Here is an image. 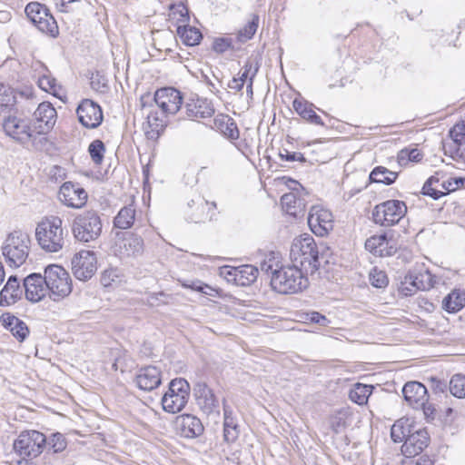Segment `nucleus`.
<instances>
[{"label": "nucleus", "instance_id": "f257e3e1", "mask_svg": "<svg viewBox=\"0 0 465 465\" xmlns=\"http://www.w3.org/2000/svg\"><path fill=\"white\" fill-rule=\"evenodd\" d=\"M292 263L305 273H313L319 267V251L314 239L304 234L296 237L291 246Z\"/></svg>", "mask_w": 465, "mask_h": 465}, {"label": "nucleus", "instance_id": "f03ea898", "mask_svg": "<svg viewBox=\"0 0 465 465\" xmlns=\"http://www.w3.org/2000/svg\"><path fill=\"white\" fill-rule=\"evenodd\" d=\"M63 221L58 216H49L38 223L35 238L39 246L48 252H57L64 244Z\"/></svg>", "mask_w": 465, "mask_h": 465}, {"label": "nucleus", "instance_id": "7ed1b4c3", "mask_svg": "<svg viewBox=\"0 0 465 465\" xmlns=\"http://www.w3.org/2000/svg\"><path fill=\"white\" fill-rule=\"evenodd\" d=\"M30 237L22 232L15 231L8 234L2 246V254L9 267L23 265L29 255Z\"/></svg>", "mask_w": 465, "mask_h": 465}, {"label": "nucleus", "instance_id": "20e7f679", "mask_svg": "<svg viewBox=\"0 0 465 465\" xmlns=\"http://www.w3.org/2000/svg\"><path fill=\"white\" fill-rule=\"evenodd\" d=\"M295 265L282 266L271 277V285L280 293H296L308 286V279Z\"/></svg>", "mask_w": 465, "mask_h": 465}, {"label": "nucleus", "instance_id": "39448f33", "mask_svg": "<svg viewBox=\"0 0 465 465\" xmlns=\"http://www.w3.org/2000/svg\"><path fill=\"white\" fill-rule=\"evenodd\" d=\"M103 231V222L96 211L88 210L77 214L72 223L74 237L82 242L97 240Z\"/></svg>", "mask_w": 465, "mask_h": 465}, {"label": "nucleus", "instance_id": "423d86ee", "mask_svg": "<svg viewBox=\"0 0 465 465\" xmlns=\"http://www.w3.org/2000/svg\"><path fill=\"white\" fill-rule=\"evenodd\" d=\"M49 297L58 302L67 297L72 292V280L69 273L60 265L51 264L45 270Z\"/></svg>", "mask_w": 465, "mask_h": 465}, {"label": "nucleus", "instance_id": "0eeeda50", "mask_svg": "<svg viewBox=\"0 0 465 465\" xmlns=\"http://www.w3.org/2000/svg\"><path fill=\"white\" fill-rule=\"evenodd\" d=\"M151 101H153L164 114H175L181 108L183 97L181 93L173 87L161 88L155 92L153 99L150 94L141 97L143 113L147 111L146 104Z\"/></svg>", "mask_w": 465, "mask_h": 465}, {"label": "nucleus", "instance_id": "6e6552de", "mask_svg": "<svg viewBox=\"0 0 465 465\" xmlns=\"http://www.w3.org/2000/svg\"><path fill=\"white\" fill-rule=\"evenodd\" d=\"M46 444L45 436L37 430L22 431L14 440L13 449L23 459L40 455Z\"/></svg>", "mask_w": 465, "mask_h": 465}, {"label": "nucleus", "instance_id": "1a4fd4ad", "mask_svg": "<svg viewBox=\"0 0 465 465\" xmlns=\"http://www.w3.org/2000/svg\"><path fill=\"white\" fill-rule=\"evenodd\" d=\"M189 383L183 379H174L162 398L163 409L170 413L181 411L189 398Z\"/></svg>", "mask_w": 465, "mask_h": 465}, {"label": "nucleus", "instance_id": "9d476101", "mask_svg": "<svg viewBox=\"0 0 465 465\" xmlns=\"http://www.w3.org/2000/svg\"><path fill=\"white\" fill-rule=\"evenodd\" d=\"M25 12L39 31L52 36L58 35L57 23L46 5L39 2H31L25 6Z\"/></svg>", "mask_w": 465, "mask_h": 465}, {"label": "nucleus", "instance_id": "9b49d317", "mask_svg": "<svg viewBox=\"0 0 465 465\" xmlns=\"http://www.w3.org/2000/svg\"><path fill=\"white\" fill-rule=\"evenodd\" d=\"M462 186V178H450L446 180L444 173L437 172L425 182L422 187V193L434 200H438L441 196L454 192Z\"/></svg>", "mask_w": 465, "mask_h": 465}, {"label": "nucleus", "instance_id": "f8f14e48", "mask_svg": "<svg viewBox=\"0 0 465 465\" xmlns=\"http://www.w3.org/2000/svg\"><path fill=\"white\" fill-rule=\"evenodd\" d=\"M407 207L399 200H389L375 206L372 217L381 226H392L405 215Z\"/></svg>", "mask_w": 465, "mask_h": 465}, {"label": "nucleus", "instance_id": "ddd939ff", "mask_svg": "<svg viewBox=\"0 0 465 465\" xmlns=\"http://www.w3.org/2000/svg\"><path fill=\"white\" fill-rule=\"evenodd\" d=\"M3 128L6 135L14 140L25 143L36 134L34 125H32L28 119L18 116L9 115L4 119Z\"/></svg>", "mask_w": 465, "mask_h": 465}, {"label": "nucleus", "instance_id": "4468645a", "mask_svg": "<svg viewBox=\"0 0 465 465\" xmlns=\"http://www.w3.org/2000/svg\"><path fill=\"white\" fill-rule=\"evenodd\" d=\"M436 283L435 276L428 270L420 272H409L400 288L401 292L405 296L412 295L416 291H427L434 287Z\"/></svg>", "mask_w": 465, "mask_h": 465}, {"label": "nucleus", "instance_id": "2eb2a0df", "mask_svg": "<svg viewBox=\"0 0 465 465\" xmlns=\"http://www.w3.org/2000/svg\"><path fill=\"white\" fill-rule=\"evenodd\" d=\"M97 270V259L93 251L82 250L72 259V271L80 281L91 279Z\"/></svg>", "mask_w": 465, "mask_h": 465}, {"label": "nucleus", "instance_id": "dca6fc26", "mask_svg": "<svg viewBox=\"0 0 465 465\" xmlns=\"http://www.w3.org/2000/svg\"><path fill=\"white\" fill-rule=\"evenodd\" d=\"M87 193L78 183L73 182L64 183L58 192V199L67 207L79 209L82 208L87 201Z\"/></svg>", "mask_w": 465, "mask_h": 465}, {"label": "nucleus", "instance_id": "f3484780", "mask_svg": "<svg viewBox=\"0 0 465 465\" xmlns=\"http://www.w3.org/2000/svg\"><path fill=\"white\" fill-rule=\"evenodd\" d=\"M77 117L83 126L94 129L103 121V112L100 105L90 99H84L77 107Z\"/></svg>", "mask_w": 465, "mask_h": 465}, {"label": "nucleus", "instance_id": "a211bd4d", "mask_svg": "<svg viewBox=\"0 0 465 465\" xmlns=\"http://www.w3.org/2000/svg\"><path fill=\"white\" fill-rule=\"evenodd\" d=\"M308 224L318 236H325L333 228L332 213L323 208L312 207L309 213Z\"/></svg>", "mask_w": 465, "mask_h": 465}, {"label": "nucleus", "instance_id": "6ab92c4d", "mask_svg": "<svg viewBox=\"0 0 465 465\" xmlns=\"http://www.w3.org/2000/svg\"><path fill=\"white\" fill-rule=\"evenodd\" d=\"M56 111L50 103H42L34 113V125L37 134L48 133L55 124Z\"/></svg>", "mask_w": 465, "mask_h": 465}, {"label": "nucleus", "instance_id": "aec40b11", "mask_svg": "<svg viewBox=\"0 0 465 465\" xmlns=\"http://www.w3.org/2000/svg\"><path fill=\"white\" fill-rule=\"evenodd\" d=\"M430 443V436L426 430H418L407 435L401 446V452L406 458L420 455Z\"/></svg>", "mask_w": 465, "mask_h": 465}, {"label": "nucleus", "instance_id": "412c9836", "mask_svg": "<svg viewBox=\"0 0 465 465\" xmlns=\"http://www.w3.org/2000/svg\"><path fill=\"white\" fill-rule=\"evenodd\" d=\"M24 288L25 298L32 302H40L47 294L49 295L45 276L40 273H32L25 277Z\"/></svg>", "mask_w": 465, "mask_h": 465}, {"label": "nucleus", "instance_id": "4be33fe9", "mask_svg": "<svg viewBox=\"0 0 465 465\" xmlns=\"http://www.w3.org/2000/svg\"><path fill=\"white\" fill-rule=\"evenodd\" d=\"M365 248L379 257L392 256L398 249L395 240L388 238L386 234L373 235L368 238L365 242Z\"/></svg>", "mask_w": 465, "mask_h": 465}, {"label": "nucleus", "instance_id": "5701e85b", "mask_svg": "<svg viewBox=\"0 0 465 465\" xmlns=\"http://www.w3.org/2000/svg\"><path fill=\"white\" fill-rule=\"evenodd\" d=\"M404 400L413 409L419 410L428 396L426 387L419 381H409L402 389Z\"/></svg>", "mask_w": 465, "mask_h": 465}, {"label": "nucleus", "instance_id": "b1692460", "mask_svg": "<svg viewBox=\"0 0 465 465\" xmlns=\"http://www.w3.org/2000/svg\"><path fill=\"white\" fill-rule=\"evenodd\" d=\"M137 386L143 391H153L161 384V371L155 366L142 368L135 377Z\"/></svg>", "mask_w": 465, "mask_h": 465}, {"label": "nucleus", "instance_id": "393cba45", "mask_svg": "<svg viewBox=\"0 0 465 465\" xmlns=\"http://www.w3.org/2000/svg\"><path fill=\"white\" fill-rule=\"evenodd\" d=\"M176 425L180 434L185 438H195L200 436L203 431V426L195 416L183 414L176 419Z\"/></svg>", "mask_w": 465, "mask_h": 465}, {"label": "nucleus", "instance_id": "a878e982", "mask_svg": "<svg viewBox=\"0 0 465 465\" xmlns=\"http://www.w3.org/2000/svg\"><path fill=\"white\" fill-rule=\"evenodd\" d=\"M186 115L189 118H208L215 110L211 101L204 98L193 99L185 104Z\"/></svg>", "mask_w": 465, "mask_h": 465}, {"label": "nucleus", "instance_id": "bb28decb", "mask_svg": "<svg viewBox=\"0 0 465 465\" xmlns=\"http://www.w3.org/2000/svg\"><path fill=\"white\" fill-rule=\"evenodd\" d=\"M194 395L199 406L207 413L218 407V401L213 391L205 384L199 382L194 387Z\"/></svg>", "mask_w": 465, "mask_h": 465}, {"label": "nucleus", "instance_id": "cd10ccee", "mask_svg": "<svg viewBox=\"0 0 465 465\" xmlns=\"http://www.w3.org/2000/svg\"><path fill=\"white\" fill-rule=\"evenodd\" d=\"M23 289L20 287L16 276H10L0 292V305L9 306L22 298Z\"/></svg>", "mask_w": 465, "mask_h": 465}, {"label": "nucleus", "instance_id": "c85d7f7f", "mask_svg": "<svg viewBox=\"0 0 465 465\" xmlns=\"http://www.w3.org/2000/svg\"><path fill=\"white\" fill-rule=\"evenodd\" d=\"M211 127L230 140H237L239 138L240 133L237 124L229 115L218 114L213 119Z\"/></svg>", "mask_w": 465, "mask_h": 465}, {"label": "nucleus", "instance_id": "c756f323", "mask_svg": "<svg viewBox=\"0 0 465 465\" xmlns=\"http://www.w3.org/2000/svg\"><path fill=\"white\" fill-rule=\"evenodd\" d=\"M1 319L4 326L20 341H23L27 337L29 330L22 320L9 313L3 314Z\"/></svg>", "mask_w": 465, "mask_h": 465}, {"label": "nucleus", "instance_id": "7c9ffc66", "mask_svg": "<svg viewBox=\"0 0 465 465\" xmlns=\"http://www.w3.org/2000/svg\"><path fill=\"white\" fill-rule=\"evenodd\" d=\"M292 106L295 112L306 121L317 125H324L322 118L314 112L312 104L302 99H294Z\"/></svg>", "mask_w": 465, "mask_h": 465}, {"label": "nucleus", "instance_id": "2f4dec72", "mask_svg": "<svg viewBox=\"0 0 465 465\" xmlns=\"http://www.w3.org/2000/svg\"><path fill=\"white\" fill-rule=\"evenodd\" d=\"M239 437L238 425L232 417V411L223 401V438L227 442H233Z\"/></svg>", "mask_w": 465, "mask_h": 465}, {"label": "nucleus", "instance_id": "473e14b6", "mask_svg": "<svg viewBox=\"0 0 465 465\" xmlns=\"http://www.w3.org/2000/svg\"><path fill=\"white\" fill-rule=\"evenodd\" d=\"M135 219V209L133 205L122 208L114 217V224L116 228L125 230L132 227Z\"/></svg>", "mask_w": 465, "mask_h": 465}, {"label": "nucleus", "instance_id": "72a5a7b5", "mask_svg": "<svg viewBox=\"0 0 465 465\" xmlns=\"http://www.w3.org/2000/svg\"><path fill=\"white\" fill-rule=\"evenodd\" d=\"M177 35L182 39L183 43L189 46L199 45L203 38V35L200 30L190 25L178 26Z\"/></svg>", "mask_w": 465, "mask_h": 465}, {"label": "nucleus", "instance_id": "f704fd0d", "mask_svg": "<svg viewBox=\"0 0 465 465\" xmlns=\"http://www.w3.org/2000/svg\"><path fill=\"white\" fill-rule=\"evenodd\" d=\"M281 255L276 252H270L264 255V258L260 262V270L266 274H272L280 271L283 265L281 264Z\"/></svg>", "mask_w": 465, "mask_h": 465}, {"label": "nucleus", "instance_id": "c9c22d12", "mask_svg": "<svg viewBox=\"0 0 465 465\" xmlns=\"http://www.w3.org/2000/svg\"><path fill=\"white\" fill-rule=\"evenodd\" d=\"M373 386L356 383L352 389L350 390L349 398L351 401L364 405L367 403L369 397L372 392Z\"/></svg>", "mask_w": 465, "mask_h": 465}, {"label": "nucleus", "instance_id": "e433bc0d", "mask_svg": "<svg viewBox=\"0 0 465 465\" xmlns=\"http://www.w3.org/2000/svg\"><path fill=\"white\" fill-rule=\"evenodd\" d=\"M465 306V294L452 292L442 301V307L448 312H456Z\"/></svg>", "mask_w": 465, "mask_h": 465}, {"label": "nucleus", "instance_id": "4c0bfd02", "mask_svg": "<svg viewBox=\"0 0 465 465\" xmlns=\"http://www.w3.org/2000/svg\"><path fill=\"white\" fill-rule=\"evenodd\" d=\"M397 176V173L390 171L389 169L383 166H377L370 173V180L372 183L391 184L395 182Z\"/></svg>", "mask_w": 465, "mask_h": 465}, {"label": "nucleus", "instance_id": "58836bf2", "mask_svg": "<svg viewBox=\"0 0 465 465\" xmlns=\"http://www.w3.org/2000/svg\"><path fill=\"white\" fill-rule=\"evenodd\" d=\"M238 272V285L241 286H247L252 283L258 274H259V269L253 265L251 264H244L239 267H236Z\"/></svg>", "mask_w": 465, "mask_h": 465}, {"label": "nucleus", "instance_id": "ea45409f", "mask_svg": "<svg viewBox=\"0 0 465 465\" xmlns=\"http://www.w3.org/2000/svg\"><path fill=\"white\" fill-rule=\"evenodd\" d=\"M188 10L183 5H180L177 7H171L169 14V23L175 26H187L189 22Z\"/></svg>", "mask_w": 465, "mask_h": 465}, {"label": "nucleus", "instance_id": "a19ab883", "mask_svg": "<svg viewBox=\"0 0 465 465\" xmlns=\"http://www.w3.org/2000/svg\"><path fill=\"white\" fill-rule=\"evenodd\" d=\"M260 64L256 58L250 57L238 74V77L245 83L246 81H254L259 71Z\"/></svg>", "mask_w": 465, "mask_h": 465}, {"label": "nucleus", "instance_id": "79ce46f5", "mask_svg": "<svg viewBox=\"0 0 465 465\" xmlns=\"http://www.w3.org/2000/svg\"><path fill=\"white\" fill-rule=\"evenodd\" d=\"M38 85L39 87L48 92L54 96L60 97L62 87L57 84L56 79L51 76L50 74H44L38 78Z\"/></svg>", "mask_w": 465, "mask_h": 465}, {"label": "nucleus", "instance_id": "37998d69", "mask_svg": "<svg viewBox=\"0 0 465 465\" xmlns=\"http://www.w3.org/2000/svg\"><path fill=\"white\" fill-rule=\"evenodd\" d=\"M259 17L253 15L252 20L249 21L236 35L237 41L245 43L252 38L258 28Z\"/></svg>", "mask_w": 465, "mask_h": 465}, {"label": "nucleus", "instance_id": "c03bdc74", "mask_svg": "<svg viewBox=\"0 0 465 465\" xmlns=\"http://www.w3.org/2000/svg\"><path fill=\"white\" fill-rule=\"evenodd\" d=\"M422 153L417 148H404L398 153V163L406 165L408 163H418L422 159Z\"/></svg>", "mask_w": 465, "mask_h": 465}, {"label": "nucleus", "instance_id": "a18cd8bd", "mask_svg": "<svg viewBox=\"0 0 465 465\" xmlns=\"http://www.w3.org/2000/svg\"><path fill=\"white\" fill-rule=\"evenodd\" d=\"M450 393L459 399L465 398V375L455 374L450 381Z\"/></svg>", "mask_w": 465, "mask_h": 465}, {"label": "nucleus", "instance_id": "49530a36", "mask_svg": "<svg viewBox=\"0 0 465 465\" xmlns=\"http://www.w3.org/2000/svg\"><path fill=\"white\" fill-rule=\"evenodd\" d=\"M122 282V273L117 268H109L102 273L101 283L104 287L112 286Z\"/></svg>", "mask_w": 465, "mask_h": 465}, {"label": "nucleus", "instance_id": "de8ad7c7", "mask_svg": "<svg viewBox=\"0 0 465 465\" xmlns=\"http://www.w3.org/2000/svg\"><path fill=\"white\" fill-rule=\"evenodd\" d=\"M104 151V144L101 140L93 141L88 147L90 156L95 164L102 163Z\"/></svg>", "mask_w": 465, "mask_h": 465}, {"label": "nucleus", "instance_id": "09e8293b", "mask_svg": "<svg viewBox=\"0 0 465 465\" xmlns=\"http://www.w3.org/2000/svg\"><path fill=\"white\" fill-rule=\"evenodd\" d=\"M124 248L128 255H137L143 250V241L139 236H131L124 241Z\"/></svg>", "mask_w": 465, "mask_h": 465}, {"label": "nucleus", "instance_id": "8fccbe9b", "mask_svg": "<svg viewBox=\"0 0 465 465\" xmlns=\"http://www.w3.org/2000/svg\"><path fill=\"white\" fill-rule=\"evenodd\" d=\"M182 285L185 288L197 291L203 294L213 296L215 290L208 284L203 282L200 280H185L182 282Z\"/></svg>", "mask_w": 465, "mask_h": 465}, {"label": "nucleus", "instance_id": "3c124183", "mask_svg": "<svg viewBox=\"0 0 465 465\" xmlns=\"http://www.w3.org/2000/svg\"><path fill=\"white\" fill-rule=\"evenodd\" d=\"M370 282L376 288H384L388 285L389 280L385 272L374 268L370 272Z\"/></svg>", "mask_w": 465, "mask_h": 465}, {"label": "nucleus", "instance_id": "603ef678", "mask_svg": "<svg viewBox=\"0 0 465 465\" xmlns=\"http://www.w3.org/2000/svg\"><path fill=\"white\" fill-rule=\"evenodd\" d=\"M46 443L54 453L63 451L67 445L65 438L61 433L53 434Z\"/></svg>", "mask_w": 465, "mask_h": 465}, {"label": "nucleus", "instance_id": "864d4df0", "mask_svg": "<svg viewBox=\"0 0 465 465\" xmlns=\"http://www.w3.org/2000/svg\"><path fill=\"white\" fill-rule=\"evenodd\" d=\"M453 142L458 144L465 143V121L456 124L450 131Z\"/></svg>", "mask_w": 465, "mask_h": 465}, {"label": "nucleus", "instance_id": "5fc2aeb1", "mask_svg": "<svg viewBox=\"0 0 465 465\" xmlns=\"http://www.w3.org/2000/svg\"><path fill=\"white\" fill-rule=\"evenodd\" d=\"M330 426L335 433L341 432L346 427L345 413L338 412L330 418Z\"/></svg>", "mask_w": 465, "mask_h": 465}, {"label": "nucleus", "instance_id": "6e6d98bb", "mask_svg": "<svg viewBox=\"0 0 465 465\" xmlns=\"http://www.w3.org/2000/svg\"><path fill=\"white\" fill-rule=\"evenodd\" d=\"M238 272L236 267L223 266L220 268V276L224 278L228 282L238 285Z\"/></svg>", "mask_w": 465, "mask_h": 465}, {"label": "nucleus", "instance_id": "4d7b16f0", "mask_svg": "<svg viewBox=\"0 0 465 465\" xmlns=\"http://www.w3.org/2000/svg\"><path fill=\"white\" fill-rule=\"evenodd\" d=\"M279 156L282 160L294 162L298 161L301 163H304L306 159L304 158L302 153L298 152H290L287 149H283L279 153Z\"/></svg>", "mask_w": 465, "mask_h": 465}, {"label": "nucleus", "instance_id": "13d9d810", "mask_svg": "<svg viewBox=\"0 0 465 465\" xmlns=\"http://www.w3.org/2000/svg\"><path fill=\"white\" fill-rule=\"evenodd\" d=\"M213 48L216 53L223 54L225 51L232 48V39L231 38H216L213 41Z\"/></svg>", "mask_w": 465, "mask_h": 465}, {"label": "nucleus", "instance_id": "bf43d9fd", "mask_svg": "<svg viewBox=\"0 0 465 465\" xmlns=\"http://www.w3.org/2000/svg\"><path fill=\"white\" fill-rule=\"evenodd\" d=\"M306 320L312 323L319 324L320 326H327L331 322L330 320H328L324 315L318 312H311L307 313Z\"/></svg>", "mask_w": 465, "mask_h": 465}, {"label": "nucleus", "instance_id": "052dcab7", "mask_svg": "<svg viewBox=\"0 0 465 465\" xmlns=\"http://www.w3.org/2000/svg\"><path fill=\"white\" fill-rule=\"evenodd\" d=\"M420 409L422 410L423 414L428 420H434L436 416V408L433 403L428 401V397L426 401H424L423 404L420 406Z\"/></svg>", "mask_w": 465, "mask_h": 465}, {"label": "nucleus", "instance_id": "680f3d73", "mask_svg": "<svg viewBox=\"0 0 465 465\" xmlns=\"http://www.w3.org/2000/svg\"><path fill=\"white\" fill-rule=\"evenodd\" d=\"M391 436L394 442H401L403 440H405L407 437L405 431L402 430V427L397 423L393 424L391 427Z\"/></svg>", "mask_w": 465, "mask_h": 465}, {"label": "nucleus", "instance_id": "e2e57ef3", "mask_svg": "<svg viewBox=\"0 0 465 465\" xmlns=\"http://www.w3.org/2000/svg\"><path fill=\"white\" fill-rule=\"evenodd\" d=\"M147 123L156 131H158V128H162L163 126V120H159V118L155 116L152 111L147 112Z\"/></svg>", "mask_w": 465, "mask_h": 465}, {"label": "nucleus", "instance_id": "0e129e2a", "mask_svg": "<svg viewBox=\"0 0 465 465\" xmlns=\"http://www.w3.org/2000/svg\"><path fill=\"white\" fill-rule=\"evenodd\" d=\"M243 85L244 83L239 77H233L228 84L231 89H234L236 91H241Z\"/></svg>", "mask_w": 465, "mask_h": 465}, {"label": "nucleus", "instance_id": "69168bd1", "mask_svg": "<svg viewBox=\"0 0 465 465\" xmlns=\"http://www.w3.org/2000/svg\"><path fill=\"white\" fill-rule=\"evenodd\" d=\"M91 85L93 89L99 91L101 93H104L107 88V85L104 83L101 84L100 81L96 82L94 79H92Z\"/></svg>", "mask_w": 465, "mask_h": 465}, {"label": "nucleus", "instance_id": "338daca9", "mask_svg": "<svg viewBox=\"0 0 465 465\" xmlns=\"http://www.w3.org/2000/svg\"><path fill=\"white\" fill-rule=\"evenodd\" d=\"M295 196L292 193L284 194L281 198V202L283 205H291L292 202L294 201Z\"/></svg>", "mask_w": 465, "mask_h": 465}, {"label": "nucleus", "instance_id": "774afa93", "mask_svg": "<svg viewBox=\"0 0 465 465\" xmlns=\"http://www.w3.org/2000/svg\"><path fill=\"white\" fill-rule=\"evenodd\" d=\"M416 465H433V461L429 456L423 455L417 460Z\"/></svg>", "mask_w": 465, "mask_h": 465}]
</instances>
